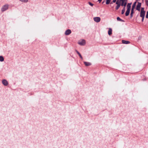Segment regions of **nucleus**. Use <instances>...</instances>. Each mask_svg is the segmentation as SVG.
<instances>
[{
	"instance_id": "nucleus-1",
	"label": "nucleus",
	"mask_w": 148,
	"mask_h": 148,
	"mask_svg": "<svg viewBox=\"0 0 148 148\" xmlns=\"http://www.w3.org/2000/svg\"><path fill=\"white\" fill-rule=\"evenodd\" d=\"M145 12L144 10V8H141L140 12V16L142 18V21L143 22L144 20V18L145 15Z\"/></svg>"
},
{
	"instance_id": "nucleus-2",
	"label": "nucleus",
	"mask_w": 148,
	"mask_h": 148,
	"mask_svg": "<svg viewBox=\"0 0 148 148\" xmlns=\"http://www.w3.org/2000/svg\"><path fill=\"white\" fill-rule=\"evenodd\" d=\"M131 3H128L127 5V10L125 12V15L127 16H128L130 13V11L131 10Z\"/></svg>"
},
{
	"instance_id": "nucleus-3",
	"label": "nucleus",
	"mask_w": 148,
	"mask_h": 148,
	"mask_svg": "<svg viewBox=\"0 0 148 148\" xmlns=\"http://www.w3.org/2000/svg\"><path fill=\"white\" fill-rule=\"evenodd\" d=\"M9 7V5L8 4H5L2 6L1 8V10L3 12L7 10Z\"/></svg>"
},
{
	"instance_id": "nucleus-4",
	"label": "nucleus",
	"mask_w": 148,
	"mask_h": 148,
	"mask_svg": "<svg viewBox=\"0 0 148 148\" xmlns=\"http://www.w3.org/2000/svg\"><path fill=\"white\" fill-rule=\"evenodd\" d=\"M127 0H120V1L121 2V5L122 6H125L127 3Z\"/></svg>"
},
{
	"instance_id": "nucleus-5",
	"label": "nucleus",
	"mask_w": 148,
	"mask_h": 148,
	"mask_svg": "<svg viewBox=\"0 0 148 148\" xmlns=\"http://www.w3.org/2000/svg\"><path fill=\"white\" fill-rule=\"evenodd\" d=\"M141 5V3L138 2L136 7V9L137 10L139 11H140Z\"/></svg>"
},
{
	"instance_id": "nucleus-6",
	"label": "nucleus",
	"mask_w": 148,
	"mask_h": 148,
	"mask_svg": "<svg viewBox=\"0 0 148 148\" xmlns=\"http://www.w3.org/2000/svg\"><path fill=\"white\" fill-rule=\"evenodd\" d=\"M93 19L94 21L97 23L99 22L101 20V18L99 17H94Z\"/></svg>"
},
{
	"instance_id": "nucleus-7",
	"label": "nucleus",
	"mask_w": 148,
	"mask_h": 148,
	"mask_svg": "<svg viewBox=\"0 0 148 148\" xmlns=\"http://www.w3.org/2000/svg\"><path fill=\"white\" fill-rule=\"evenodd\" d=\"M78 44L81 45H84L85 44V41L84 40H82L79 41Z\"/></svg>"
},
{
	"instance_id": "nucleus-8",
	"label": "nucleus",
	"mask_w": 148,
	"mask_h": 148,
	"mask_svg": "<svg viewBox=\"0 0 148 148\" xmlns=\"http://www.w3.org/2000/svg\"><path fill=\"white\" fill-rule=\"evenodd\" d=\"M2 82L4 86H6L8 84V82L5 79L3 80Z\"/></svg>"
},
{
	"instance_id": "nucleus-9",
	"label": "nucleus",
	"mask_w": 148,
	"mask_h": 148,
	"mask_svg": "<svg viewBox=\"0 0 148 148\" xmlns=\"http://www.w3.org/2000/svg\"><path fill=\"white\" fill-rule=\"evenodd\" d=\"M71 31L70 29H67L66 30L65 32V34L66 35H68L71 34Z\"/></svg>"
},
{
	"instance_id": "nucleus-10",
	"label": "nucleus",
	"mask_w": 148,
	"mask_h": 148,
	"mask_svg": "<svg viewBox=\"0 0 148 148\" xmlns=\"http://www.w3.org/2000/svg\"><path fill=\"white\" fill-rule=\"evenodd\" d=\"M84 63L85 65L86 66H90L91 64V63L88 62H84Z\"/></svg>"
},
{
	"instance_id": "nucleus-11",
	"label": "nucleus",
	"mask_w": 148,
	"mask_h": 148,
	"mask_svg": "<svg viewBox=\"0 0 148 148\" xmlns=\"http://www.w3.org/2000/svg\"><path fill=\"white\" fill-rule=\"evenodd\" d=\"M122 42L123 43L125 44H129L130 43L129 41L125 40H122Z\"/></svg>"
},
{
	"instance_id": "nucleus-12",
	"label": "nucleus",
	"mask_w": 148,
	"mask_h": 148,
	"mask_svg": "<svg viewBox=\"0 0 148 148\" xmlns=\"http://www.w3.org/2000/svg\"><path fill=\"white\" fill-rule=\"evenodd\" d=\"M108 33L109 35H110L112 34V29L111 28H109L108 32Z\"/></svg>"
},
{
	"instance_id": "nucleus-13",
	"label": "nucleus",
	"mask_w": 148,
	"mask_h": 148,
	"mask_svg": "<svg viewBox=\"0 0 148 148\" xmlns=\"http://www.w3.org/2000/svg\"><path fill=\"white\" fill-rule=\"evenodd\" d=\"M136 2H135L134 3V4L132 7V10H134V8H135V6L136 5Z\"/></svg>"
},
{
	"instance_id": "nucleus-14",
	"label": "nucleus",
	"mask_w": 148,
	"mask_h": 148,
	"mask_svg": "<svg viewBox=\"0 0 148 148\" xmlns=\"http://www.w3.org/2000/svg\"><path fill=\"white\" fill-rule=\"evenodd\" d=\"M19 1L21 2L25 3H27L28 1V0H19Z\"/></svg>"
},
{
	"instance_id": "nucleus-15",
	"label": "nucleus",
	"mask_w": 148,
	"mask_h": 148,
	"mask_svg": "<svg viewBox=\"0 0 148 148\" xmlns=\"http://www.w3.org/2000/svg\"><path fill=\"white\" fill-rule=\"evenodd\" d=\"M4 60V58L2 56H0V61L1 62L3 61Z\"/></svg>"
},
{
	"instance_id": "nucleus-16",
	"label": "nucleus",
	"mask_w": 148,
	"mask_h": 148,
	"mask_svg": "<svg viewBox=\"0 0 148 148\" xmlns=\"http://www.w3.org/2000/svg\"><path fill=\"white\" fill-rule=\"evenodd\" d=\"M77 54H78V55H79V56L80 58H81V59H83V58H82V56H81V55L79 53V52L77 51Z\"/></svg>"
},
{
	"instance_id": "nucleus-17",
	"label": "nucleus",
	"mask_w": 148,
	"mask_h": 148,
	"mask_svg": "<svg viewBox=\"0 0 148 148\" xmlns=\"http://www.w3.org/2000/svg\"><path fill=\"white\" fill-rule=\"evenodd\" d=\"M134 13V10H132L131 11V13L130 16L131 17L132 16L133 14Z\"/></svg>"
},
{
	"instance_id": "nucleus-18",
	"label": "nucleus",
	"mask_w": 148,
	"mask_h": 148,
	"mask_svg": "<svg viewBox=\"0 0 148 148\" xmlns=\"http://www.w3.org/2000/svg\"><path fill=\"white\" fill-rule=\"evenodd\" d=\"M121 5V4H119L118 5H117V6H116V10H118L119 8L120 7Z\"/></svg>"
},
{
	"instance_id": "nucleus-19",
	"label": "nucleus",
	"mask_w": 148,
	"mask_h": 148,
	"mask_svg": "<svg viewBox=\"0 0 148 148\" xmlns=\"http://www.w3.org/2000/svg\"><path fill=\"white\" fill-rule=\"evenodd\" d=\"M110 1H111V0H106V4H108L110 2Z\"/></svg>"
},
{
	"instance_id": "nucleus-20",
	"label": "nucleus",
	"mask_w": 148,
	"mask_h": 148,
	"mask_svg": "<svg viewBox=\"0 0 148 148\" xmlns=\"http://www.w3.org/2000/svg\"><path fill=\"white\" fill-rule=\"evenodd\" d=\"M116 4L117 5H118L119 4H121L120 2L119 1V0H117L116 2Z\"/></svg>"
},
{
	"instance_id": "nucleus-21",
	"label": "nucleus",
	"mask_w": 148,
	"mask_h": 148,
	"mask_svg": "<svg viewBox=\"0 0 148 148\" xmlns=\"http://www.w3.org/2000/svg\"><path fill=\"white\" fill-rule=\"evenodd\" d=\"M117 20L118 21H121L122 20L119 17H117Z\"/></svg>"
},
{
	"instance_id": "nucleus-22",
	"label": "nucleus",
	"mask_w": 148,
	"mask_h": 148,
	"mask_svg": "<svg viewBox=\"0 0 148 148\" xmlns=\"http://www.w3.org/2000/svg\"><path fill=\"white\" fill-rule=\"evenodd\" d=\"M125 12V10H122V12H121V14H123Z\"/></svg>"
},
{
	"instance_id": "nucleus-23",
	"label": "nucleus",
	"mask_w": 148,
	"mask_h": 148,
	"mask_svg": "<svg viewBox=\"0 0 148 148\" xmlns=\"http://www.w3.org/2000/svg\"><path fill=\"white\" fill-rule=\"evenodd\" d=\"M146 17L147 18H148V11L147 12V14L146 16Z\"/></svg>"
},
{
	"instance_id": "nucleus-24",
	"label": "nucleus",
	"mask_w": 148,
	"mask_h": 148,
	"mask_svg": "<svg viewBox=\"0 0 148 148\" xmlns=\"http://www.w3.org/2000/svg\"><path fill=\"white\" fill-rule=\"evenodd\" d=\"M146 5L148 6V0H145Z\"/></svg>"
},
{
	"instance_id": "nucleus-25",
	"label": "nucleus",
	"mask_w": 148,
	"mask_h": 148,
	"mask_svg": "<svg viewBox=\"0 0 148 148\" xmlns=\"http://www.w3.org/2000/svg\"><path fill=\"white\" fill-rule=\"evenodd\" d=\"M89 4L91 6H93V4L90 2H89Z\"/></svg>"
},
{
	"instance_id": "nucleus-26",
	"label": "nucleus",
	"mask_w": 148,
	"mask_h": 148,
	"mask_svg": "<svg viewBox=\"0 0 148 148\" xmlns=\"http://www.w3.org/2000/svg\"><path fill=\"white\" fill-rule=\"evenodd\" d=\"M116 0H113V2L115 3L116 2Z\"/></svg>"
},
{
	"instance_id": "nucleus-27",
	"label": "nucleus",
	"mask_w": 148,
	"mask_h": 148,
	"mask_svg": "<svg viewBox=\"0 0 148 148\" xmlns=\"http://www.w3.org/2000/svg\"><path fill=\"white\" fill-rule=\"evenodd\" d=\"M125 6H124V8L123 10H125Z\"/></svg>"
},
{
	"instance_id": "nucleus-28",
	"label": "nucleus",
	"mask_w": 148,
	"mask_h": 148,
	"mask_svg": "<svg viewBox=\"0 0 148 148\" xmlns=\"http://www.w3.org/2000/svg\"><path fill=\"white\" fill-rule=\"evenodd\" d=\"M102 0H98V1H99V2H100Z\"/></svg>"
}]
</instances>
